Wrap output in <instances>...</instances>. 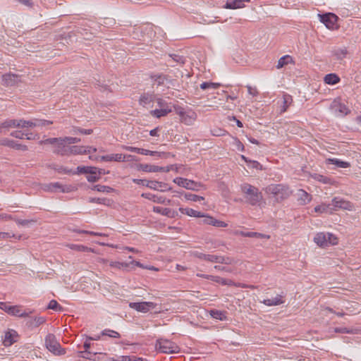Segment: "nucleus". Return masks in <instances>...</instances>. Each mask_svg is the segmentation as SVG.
<instances>
[{"label": "nucleus", "mask_w": 361, "mask_h": 361, "mask_svg": "<svg viewBox=\"0 0 361 361\" xmlns=\"http://www.w3.org/2000/svg\"><path fill=\"white\" fill-rule=\"evenodd\" d=\"M54 169L59 173H64V174H75L76 173L75 172L73 171L71 169H68L62 166H56L54 167Z\"/></svg>", "instance_id": "nucleus-49"}, {"label": "nucleus", "mask_w": 361, "mask_h": 361, "mask_svg": "<svg viewBox=\"0 0 361 361\" xmlns=\"http://www.w3.org/2000/svg\"><path fill=\"white\" fill-rule=\"evenodd\" d=\"M219 283H221L223 285H231L232 284V281L231 280H226L225 279H223L219 276H216V279H215V281Z\"/></svg>", "instance_id": "nucleus-61"}, {"label": "nucleus", "mask_w": 361, "mask_h": 361, "mask_svg": "<svg viewBox=\"0 0 361 361\" xmlns=\"http://www.w3.org/2000/svg\"><path fill=\"white\" fill-rule=\"evenodd\" d=\"M4 85L6 86H13L20 82V76L13 73H7L2 75Z\"/></svg>", "instance_id": "nucleus-15"}, {"label": "nucleus", "mask_w": 361, "mask_h": 361, "mask_svg": "<svg viewBox=\"0 0 361 361\" xmlns=\"http://www.w3.org/2000/svg\"><path fill=\"white\" fill-rule=\"evenodd\" d=\"M329 164H335L339 168H348L350 166V164L346 161L339 160L338 159H329L326 160Z\"/></svg>", "instance_id": "nucleus-38"}, {"label": "nucleus", "mask_w": 361, "mask_h": 361, "mask_svg": "<svg viewBox=\"0 0 361 361\" xmlns=\"http://www.w3.org/2000/svg\"><path fill=\"white\" fill-rule=\"evenodd\" d=\"M267 194L272 195L277 202L287 199L291 195L289 187L283 184H271L265 188Z\"/></svg>", "instance_id": "nucleus-3"}, {"label": "nucleus", "mask_w": 361, "mask_h": 361, "mask_svg": "<svg viewBox=\"0 0 361 361\" xmlns=\"http://www.w3.org/2000/svg\"><path fill=\"white\" fill-rule=\"evenodd\" d=\"M173 182L176 183L178 185L185 188L188 190H191L193 191H198L200 188L205 189L204 185L199 182H195L192 180H189L184 178H176L173 179Z\"/></svg>", "instance_id": "nucleus-7"}, {"label": "nucleus", "mask_w": 361, "mask_h": 361, "mask_svg": "<svg viewBox=\"0 0 361 361\" xmlns=\"http://www.w3.org/2000/svg\"><path fill=\"white\" fill-rule=\"evenodd\" d=\"M23 119L16 120V119H9L6 120L2 122V127H4V129H8L10 128H24V126L23 125Z\"/></svg>", "instance_id": "nucleus-21"}, {"label": "nucleus", "mask_w": 361, "mask_h": 361, "mask_svg": "<svg viewBox=\"0 0 361 361\" xmlns=\"http://www.w3.org/2000/svg\"><path fill=\"white\" fill-rule=\"evenodd\" d=\"M241 190L247 202L251 205H259L263 200V196L259 189L250 184L241 185Z\"/></svg>", "instance_id": "nucleus-1"}, {"label": "nucleus", "mask_w": 361, "mask_h": 361, "mask_svg": "<svg viewBox=\"0 0 361 361\" xmlns=\"http://www.w3.org/2000/svg\"><path fill=\"white\" fill-rule=\"evenodd\" d=\"M334 331L336 333H341V334H354L355 331L353 329H348L347 328L343 327V328H335Z\"/></svg>", "instance_id": "nucleus-55"}, {"label": "nucleus", "mask_w": 361, "mask_h": 361, "mask_svg": "<svg viewBox=\"0 0 361 361\" xmlns=\"http://www.w3.org/2000/svg\"><path fill=\"white\" fill-rule=\"evenodd\" d=\"M176 113L179 116L180 121L188 126L194 124L197 117V114L192 110L184 111L180 109Z\"/></svg>", "instance_id": "nucleus-8"}, {"label": "nucleus", "mask_w": 361, "mask_h": 361, "mask_svg": "<svg viewBox=\"0 0 361 361\" xmlns=\"http://www.w3.org/2000/svg\"><path fill=\"white\" fill-rule=\"evenodd\" d=\"M46 348L54 355H63L65 351L61 348L60 343L56 338V336L52 334H49L45 338Z\"/></svg>", "instance_id": "nucleus-6"}, {"label": "nucleus", "mask_w": 361, "mask_h": 361, "mask_svg": "<svg viewBox=\"0 0 361 361\" xmlns=\"http://www.w3.org/2000/svg\"><path fill=\"white\" fill-rule=\"evenodd\" d=\"M133 156L132 155H123L122 154H111L99 157L96 158L97 160L102 161H126L133 160Z\"/></svg>", "instance_id": "nucleus-11"}, {"label": "nucleus", "mask_w": 361, "mask_h": 361, "mask_svg": "<svg viewBox=\"0 0 361 361\" xmlns=\"http://www.w3.org/2000/svg\"><path fill=\"white\" fill-rule=\"evenodd\" d=\"M73 133H80L81 134H85V135H90L92 133V129H82V128H76L73 130Z\"/></svg>", "instance_id": "nucleus-56"}, {"label": "nucleus", "mask_w": 361, "mask_h": 361, "mask_svg": "<svg viewBox=\"0 0 361 361\" xmlns=\"http://www.w3.org/2000/svg\"><path fill=\"white\" fill-rule=\"evenodd\" d=\"M32 313V311H23L21 307L18 305L11 306V309H8V314L12 316H16L19 317H27L30 314Z\"/></svg>", "instance_id": "nucleus-20"}, {"label": "nucleus", "mask_w": 361, "mask_h": 361, "mask_svg": "<svg viewBox=\"0 0 361 361\" xmlns=\"http://www.w3.org/2000/svg\"><path fill=\"white\" fill-rule=\"evenodd\" d=\"M179 211L184 214H186L190 216H194V217H202L204 216V214H202L201 212H197L196 210H194L193 209L190 208H179Z\"/></svg>", "instance_id": "nucleus-31"}, {"label": "nucleus", "mask_w": 361, "mask_h": 361, "mask_svg": "<svg viewBox=\"0 0 361 361\" xmlns=\"http://www.w3.org/2000/svg\"><path fill=\"white\" fill-rule=\"evenodd\" d=\"M67 246L73 250L78 251V252H94V249L91 247H86L82 245H75V244H68Z\"/></svg>", "instance_id": "nucleus-33"}, {"label": "nucleus", "mask_w": 361, "mask_h": 361, "mask_svg": "<svg viewBox=\"0 0 361 361\" xmlns=\"http://www.w3.org/2000/svg\"><path fill=\"white\" fill-rule=\"evenodd\" d=\"M283 106L281 109V113H283V112L286 111V110L288 109L289 106L293 102L292 97L288 94H284L283 95Z\"/></svg>", "instance_id": "nucleus-37"}, {"label": "nucleus", "mask_w": 361, "mask_h": 361, "mask_svg": "<svg viewBox=\"0 0 361 361\" xmlns=\"http://www.w3.org/2000/svg\"><path fill=\"white\" fill-rule=\"evenodd\" d=\"M23 125L24 126V128H36V127H43L47 125H51L53 123L51 121L44 120V119H39L34 118L30 121H25L23 119Z\"/></svg>", "instance_id": "nucleus-13"}, {"label": "nucleus", "mask_w": 361, "mask_h": 361, "mask_svg": "<svg viewBox=\"0 0 361 361\" xmlns=\"http://www.w3.org/2000/svg\"><path fill=\"white\" fill-rule=\"evenodd\" d=\"M11 135L12 137H14L16 138H18V139H23L24 138V136L25 135H27V133H25L22 131H13L11 133Z\"/></svg>", "instance_id": "nucleus-58"}, {"label": "nucleus", "mask_w": 361, "mask_h": 361, "mask_svg": "<svg viewBox=\"0 0 361 361\" xmlns=\"http://www.w3.org/2000/svg\"><path fill=\"white\" fill-rule=\"evenodd\" d=\"M129 307L137 312L147 313L150 310L155 309L157 305L152 302H130Z\"/></svg>", "instance_id": "nucleus-9"}, {"label": "nucleus", "mask_w": 361, "mask_h": 361, "mask_svg": "<svg viewBox=\"0 0 361 361\" xmlns=\"http://www.w3.org/2000/svg\"><path fill=\"white\" fill-rule=\"evenodd\" d=\"M47 308L54 310H62V307L58 304L57 301L55 300H52L49 302Z\"/></svg>", "instance_id": "nucleus-52"}, {"label": "nucleus", "mask_w": 361, "mask_h": 361, "mask_svg": "<svg viewBox=\"0 0 361 361\" xmlns=\"http://www.w3.org/2000/svg\"><path fill=\"white\" fill-rule=\"evenodd\" d=\"M18 333L15 330H8L5 333L4 344L5 346H10L17 341Z\"/></svg>", "instance_id": "nucleus-17"}, {"label": "nucleus", "mask_w": 361, "mask_h": 361, "mask_svg": "<svg viewBox=\"0 0 361 361\" xmlns=\"http://www.w3.org/2000/svg\"><path fill=\"white\" fill-rule=\"evenodd\" d=\"M220 264H232L235 263V259L232 257L221 256Z\"/></svg>", "instance_id": "nucleus-54"}, {"label": "nucleus", "mask_w": 361, "mask_h": 361, "mask_svg": "<svg viewBox=\"0 0 361 361\" xmlns=\"http://www.w3.org/2000/svg\"><path fill=\"white\" fill-rule=\"evenodd\" d=\"M348 54V50L345 47L338 48L333 51V55L338 59L342 60Z\"/></svg>", "instance_id": "nucleus-35"}, {"label": "nucleus", "mask_w": 361, "mask_h": 361, "mask_svg": "<svg viewBox=\"0 0 361 361\" xmlns=\"http://www.w3.org/2000/svg\"><path fill=\"white\" fill-rule=\"evenodd\" d=\"M152 79L154 81V85L160 86L164 84V82L167 80V78L165 75L157 74L152 76Z\"/></svg>", "instance_id": "nucleus-39"}, {"label": "nucleus", "mask_w": 361, "mask_h": 361, "mask_svg": "<svg viewBox=\"0 0 361 361\" xmlns=\"http://www.w3.org/2000/svg\"><path fill=\"white\" fill-rule=\"evenodd\" d=\"M17 224L22 225V226H28L31 223H35V220H28V219H17L16 220Z\"/></svg>", "instance_id": "nucleus-64"}, {"label": "nucleus", "mask_w": 361, "mask_h": 361, "mask_svg": "<svg viewBox=\"0 0 361 361\" xmlns=\"http://www.w3.org/2000/svg\"><path fill=\"white\" fill-rule=\"evenodd\" d=\"M142 196L145 197L146 198L153 201L154 202H157L159 204H170L171 203L170 200H166L165 197L162 196H157L152 194H142Z\"/></svg>", "instance_id": "nucleus-23"}, {"label": "nucleus", "mask_w": 361, "mask_h": 361, "mask_svg": "<svg viewBox=\"0 0 361 361\" xmlns=\"http://www.w3.org/2000/svg\"><path fill=\"white\" fill-rule=\"evenodd\" d=\"M295 195L299 205H305L310 203L312 199V195L302 189L298 190Z\"/></svg>", "instance_id": "nucleus-14"}, {"label": "nucleus", "mask_w": 361, "mask_h": 361, "mask_svg": "<svg viewBox=\"0 0 361 361\" xmlns=\"http://www.w3.org/2000/svg\"><path fill=\"white\" fill-rule=\"evenodd\" d=\"M156 349L162 353H176L179 352V347L173 342L164 338L157 340Z\"/></svg>", "instance_id": "nucleus-5"}, {"label": "nucleus", "mask_w": 361, "mask_h": 361, "mask_svg": "<svg viewBox=\"0 0 361 361\" xmlns=\"http://www.w3.org/2000/svg\"><path fill=\"white\" fill-rule=\"evenodd\" d=\"M102 334L103 336H108L109 337L112 338H120V334L116 331L110 330V329H105L102 331Z\"/></svg>", "instance_id": "nucleus-51"}, {"label": "nucleus", "mask_w": 361, "mask_h": 361, "mask_svg": "<svg viewBox=\"0 0 361 361\" xmlns=\"http://www.w3.org/2000/svg\"><path fill=\"white\" fill-rule=\"evenodd\" d=\"M220 86L219 83L204 82L200 85V88L202 90L207 89H217Z\"/></svg>", "instance_id": "nucleus-47"}, {"label": "nucleus", "mask_w": 361, "mask_h": 361, "mask_svg": "<svg viewBox=\"0 0 361 361\" xmlns=\"http://www.w3.org/2000/svg\"><path fill=\"white\" fill-rule=\"evenodd\" d=\"M68 145L78 143L81 141L80 138L73 137H65Z\"/></svg>", "instance_id": "nucleus-63"}, {"label": "nucleus", "mask_w": 361, "mask_h": 361, "mask_svg": "<svg viewBox=\"0 0 361 361\" xmlns=\"http://www.w3.org/2000/svg\"><path fill=\"white\" fill-rule=\"evenodd\" d=\"M220 255H207V262H214V263H220L221 260Z\"/></svg>", "instance_id": "nucleus-53"}, {"label": "nucleus", "mask_w": 361, "mask_h": 361, "mask_svg": "<svg viewBox=\"0 0 361 361\" xmlns=\"http://www.w3.org/2000/svg\"><path fill=\"white\" fill-rule=\"evenodd\" d=\"M238 234L244 237L249 238H266L269 239L270 236L269 235L257 233V232H244V231H238Z\"/></svg>", "instance_id": "nucleus-27"}, {"label": "nucleus", "mask_w": 361, "mask_h": 361, "mask_svg": "<svg viewBox=\"0 0 361 361\" xmlns=\"http://www.w3.org/2000/svg\"><path fill=\"white\" fill-rule=\"evenodd\" d=\"M314 212L317 213H326V212H332L333 208L331 207L329 204L323 203L320 205H317L314 207Z\"/></svg>", "instance_id": "nucleus-34"}, {"label": "nucleus", "mask_w": 361, "mask_h": 361, "mask_svg": "<svg viewBox=\"0 0 361 361\" xmlns=\"http://www.w3.org/2000/svg\"><path fill=\"white\" fill-rule=\"evenodd\" d=\"M318 17L328 29L334 30L338 20V16L332 13L318 14Z\"/></svg>", "instance_id": "nucleus-10"}, {"label": "nucleus", "mask_w": 361, "mask_h": 361, "mask_svg": "<svg viewBox=\"0 0 361 361\" xmlns=\"http://www.w3.org/2000/svg\"><path fill=\"white\" fill-rule=\"evenodd\" d=\"M324 82L329 85H335L340 81L339 77L336 74H334V73L327 74L324 77Z\"/></svg>", "instance_id": "nucleus-36"}, {"label": "nucleus", "mask_w": 361, "mask_h": 361, "mask_svg": "<svg viewBox=\"0 0 361 361\" xmlns=\"http://www.w3.org/2000/svg\"><path fill=\"white\" fill-rule=\"evenodd\" d=\"M169 57L171 58V60L176 62L177 64L183 65L185 63V59L178 54H170Z\"/></svg>", "instance_id": "nucleus-50"}, {"label": "nucleus", "mask_w": 361, "mask_h": 361, "mask_svg": "<svg viewBox=\"0 0 361 361\" xmlns=\"http://www.w3.org/2000/svg\"><path fill=\"white\" fill-rule=\"evenodd\" d=\"M332 204L334 206L333 211L338 209L352 211L354 208L353 204L350 202L338 197H336L332 200Z\"/></svg>", "instance_id": "nucleus-12"}, {"label": "nucleus", "mask_w": 361, "mask_h": 361, "mask_svg": "<svg viewBox=\"0 0 361 361\" xmlns=\"http://www.w3.org/2000/svg\"><path fill=\"white\" fill-rule=\"evenodd\" d=\"M171 110L170 109H155L151 111V114L157 118L166 116Z\"/></svg>", "instance_id": "nucleus-42"}, {"label": "nucleus", "mask_w": 361, "mask_h": 361, "mask_svg": "<svg viewBox=\"0 0 361 361\" xmlns=\"http://www.w3.org/2000/svg\"><path fill=\"white\" fill-rule=\"evenodd\" d=\"M244 7L245 4L242 3L241 0H228L224 6V8L228 9H237Z\"/></svg>", "instance_id": "nucleus-26"}, {"label": "nucleus", "mask_w": 361, "mask_h": 361, "mask_svg": "<svg viewBox=\"0 0 361 361\" xmlns=\"http://www.w3.org/2000/svg\"><path fill=\"white\" fill-rule=\"evenodd\" d=\"M109 201V200L106 198H90V202H95V203L103 204H107L106 202Z\"/></svg>", "instance_id": "nucleus-60"}, {"label": "nucleus", "mask_w": 361, "mask_h": 361, "mask_svg": "<svg viewBox=\"0 0 361 361\" xmlns=\"http://www.w3.org/2000/svg\"><path fill=\"white\" fill-rule=\"evenodd\" d=\"M203 220L204 224L208 225H212L216 227H226L227 224L222 221L217 220L209 216H204Z\"/></svg>", "instance_id": "nucleus-22"}, {"label": "nucleus", "mask_w": 361, "mask_h": 361, "mask_svg": "<svg viewBox=\"0 0 361 361\" xmlns=\"http://www.w3.org/2000/svg\"><path fill=\"white\" fill-rule=\"evenodd\" d=\"M146 185L154 190H161V191H166V190H171V188L170 187H168V185L162 183V182H158V181H154V180H148Z\"/></svg>", "instance_id": "nucleus-19"}, {"label": "nucleus", "mask_w": 361, "mask_h": 361, "mask_svg": "<svg viewBox=\"0 0 361 361\" xmlns=\"http://www.w3.org/2000/svg\"><path fill=\"white\" fill-rule=\"evenodd\" d=\"M109 266L118 270H128V268H130V264H128V262H121L116 261H110Z\"/></svg>", "instance_id": "nucleus-28"}, {"label": "nucleus", "mask_w": 361, "mask_h": 361, "mask_svg": "<svg viewBox=\"0 0 361 361\" xmlns=\"http://www.w3.org/2000/svg\"><path fill=\"white\" fill-rule=\"evenodd\" d=\"M154 95L153 94L145 93L141 95L139 102L141 105L145 106L154 101Z\"/></svg>", "instance_id": "nucleus-32"}, {"label": "nucleus", "mask_w": 361, "mask_h": 361, "mask_svg": "<svg viewBox=\"0 0 361 361\" xmlns=\"http://www.w3.org/2000/svg\"><path fill=\"white\" fill-rule=\"evenodd\" d=\"M140 169L146 172H161L164 170V167L150 164H141Z\"/></svg>", "instance_id": "nucleus-30"}, {"label": "nucleus", "mask_w": 361, "mask_h": 361, "mask_svg": "<svg viewBox=\"0 0 361 361\" xmlns=\"http://www.w3.org/2000/svg\"><path fill=\"white\" fill-rule=\"evenodd\" d=\"M95 173H88L89 176H87V180L89 182L94 183L97 181L100 178L101 172L99 170H97L96 168V171H94Z\"/></svg>", "instance_id": "nucleus-45"}, {"label": "nucleus", "mask_w": 361, "mask_h": 361, "mask_svg": "<svg viewBox=\"0 0 361 361\" xmlns=\"http://www.w3.org/2000/svg\"><path fill=\"white\" fill-rule=\"evenodd\" d=\"M68 155L71 154H90V151L87 150L85 147L82 146H70L68 148Z\"/></svg>", "instance_id": "nucleus-25"}, {"label": "nucleus", "mask_w": 361, "mask_h": 361, "mask_svg": "<svg viewBox=\"0 0 361 361\" xmlns=\"http://www.w3.org/2000/svg\"><path fill=\"white\" fill-rule=\"evenodd\" d=\"M184 197L187 200H190V201H192V202H197V201L204 200V198L203 197L198 196L197 195L192 194V193H185Z\"/></svg>", "instance_id": "nucleus-48"}, {"label": "nucleus", "mask_w": 361, "mask_h": 361, "mask_svg": "<svg viewBox=\"0 0 361 361\" xmlns=\"http://www.w3.org/2000/svg\"><path fill=\"white\" fill-rule=\"evenodd\" d=\"M128 264H130V268H128V270L134 269L133 266H137V267L142 268V269L147 268V267L144 266L140 262L135 261V260H132L131 262H128Z\"/></svg>", "instance_id": "nucleus-59"}, {"label": "nucleus", "mask_w": 361, "mask_h": 361, "mask_svg": "<svg viewBox=\"0 0 361 361\" xmlns=\"http://www.w3.org/2000/svg\"><path fill=\"white\" fill-rule=\"evenodd\" d=\"M0 145L7 146L18 150L26 151L27 147L25 145L17 143L16 141L8 139H4L0 141Z\"/></svg>", "instance_id": "nucleus-16"}, {"label": "nucleus", "mask_w": 361, "mask_h": 361, "mask_svg": "<svg viewBox=\"0 0 361 361\" xmlns=\"http://www.w3.org/2000/svg\"><path fill=\"white\" fill-rule=\"evenodd\" d=\"M78 173H95L96 167L93 166H78Z\"/></svg>", "instance_id": "nucleus-44"}, {"label": "nucleus", "mask_w": 361, "mask_h": 361, "mask_svg": "<svg viewBox=\"0 0 361 361\" xmlns=\"http://www.w3.org/2000/svg\"><path fill=\"white\" fill-rule=\"evenodd\" d=\"M262 302L267 306H275L283 304L284 302L282 300V296L281 295H278L274 298L264 300Z\"/></svg>", "instance_id": "nucleus-29"}, {"label": "nucleus", "mask_w": 361, "mask_h": 361, "mask_svg": "<svg viewBox=\"0 0 361 361\" xmlns=\"http://www.w3.org/2000/svg\"><path fill=\"white\" fill-rule=\"evenodd\" d=\"M93 190H95L98 192H111L112 191H114V189L109 186H106V185H95L93 186L92 188Z\"/></svg>", "instance_id": "nucleus-46"}, {"label": "nucleus", "mask_w": 361, "mask_h": 361, "mask_svg": "<svg viewBox=\"0 0 361 361\" xmlns=\"http://www.w3.org/2000/svg\"><path fill=\"white\" fill-rule=\"evenodd\" d=\"M291 62H292V58L290 56H289V55L283 56L281 58H280L279 60L278 61L276 68L278 69L281 68L284 66H286Z\"/></svg>", "instance_id": "nucleus-40"}, {"label": "nucleus", "mask_w": 361, "mask_h": 361, "mask_svg": "<svg viewBox=\"0 0 361 361\" xmlns=\"http://www.w3.org/2000/svg\"><path fill=\"white\" fill-rule=\"evenodd\" d=\"M242 159H244L247 164L248 166L257 170H263V166L257 161L248 160L245 156H242Z\"/></svg>", "instance_id": "nucleus-43"}, {"label": "nucleus", "mask_w": 361, "mask_h": 361, "mask_svg": "<svg viewBox=\"0 0 361 361\" xmlns=\"http://www.w3.org/2000/svg\"><path fill=\"white\" fill-rule=\"evenodd\" d=\"M209 314L212 318L216 319L223 321L226 319L225 313L220 310H212L210 311Z\"/></svg>", "instance_id": "nucleus-41"}, {"label": "nucleus", "mask_w": 361, "mask_h": 361, "mask_svg": "<svg viewBox=\"0 0 361 361\" xmlns=\"http://www.w3.org/2000/svg\"><path fill=\"white\" fill-rule=\"evenodd\" d=\"M314 242L321 247H326L329 245H337L338 238L331 233L320 232L315 235Z\"/></svg>", "instance_id": "nucleus-4"}, {"label": "nucleus", "mask_w": 361, "mask_h": 361, "mask_svg": "<svg viewBox=\"0 0 361 361\" xmlns=\"http://www.w3.org/2000/svg\"><path fill=\"white\" fill-rule=\"evenodd\" d=\"M77 188L75 186L71 185H66L62 186L61 192H70L75 190Z\"/></svg>", "instance_id": "nucleus-62"}, {"label": "nucleus", "mask_w": 361, "mask_h": 361, "mask_svg": "<svg viewBox=\"0 0 361 361\" xmlns=\"http://www.w3.org/2000/svg\"><path fill=\"white\" fill-rule=\"evenodd\" d=\"M153 211L156 213L161 214L169 218H174L178 215L177 211L170 208H164L161 207H154Z\"/></svg>", "instance_id": "nucleus-18"}, {"label": "nucleus", "mask_w": 361, "mask_h": 361, "mask_svg": "<svg viewBox=\"0 0 361 361\" xmlns=\"http://www.w3.org/2000/svg\"><path fill=\"white\" fill-rule=\"evenodd\" d=\"M191 255L193 256V257H197L200 259H204V260H207V254H204V253H202V252H200L198 251H193L191 252Z\"/></svg>", "instance_id": "nucleus-57"}, {"label": "nucleus", "mask_w": 361, "mask_h": 361, "mask_svg": "<svg viewBox=\"0 0 361 361\" xmlns=\"http://www.w3.org/2000/svg\"><path fill=\"white\" fill-rule=\"evenodd\" d=\"M46 322V319L44 317H35L34 318H30L27 322V326L29 328L33 329L37 328L39 326L43 324Z\"/></svg>", "instance_id": "nucleus-24"}, {"label": "nucleus", "mask_w": 361, "mask_h": 361, "mask_svg": "<svg viewBox=\"0 0 361 361\" xmlns=\"http://www.w3.org/2000/svg\"><path fill=\"white\" fill-rule=\"evenodd\" d=\"M40 145H51L54 146L53 152L56 154L61 156H68V144L65 138L63 137H53L47 138L39 142Z\"/></svg>", "instance_id": "nucleus-2"}]
</instances>
